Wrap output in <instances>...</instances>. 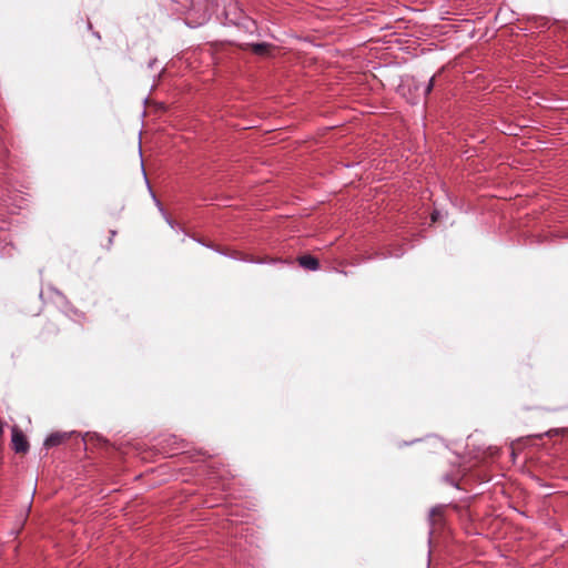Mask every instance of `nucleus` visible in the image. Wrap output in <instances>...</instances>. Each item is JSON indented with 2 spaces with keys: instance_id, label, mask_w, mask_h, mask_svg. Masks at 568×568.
Returning <instances> with one entry per match:
<instances>
[{
  "instance_id": "0eeeda50",
  "label": "nucleus",
  "mask_w": 568,
  "mask_h": 568,
  "mask_svg": "<svg viewBox=\"0 0 568 568\" xmlns=\"http://www.w3.org/2000/svg\"><path fill=\"white\" fill-rule=\"evenodd\" d=\"M438 217H439V213H438L437 211H434V212L432 213V221H433V222H436V221L438 220Z\"/></svg>"
},
{
  "instance_id": "f257e3e1",
  "label": "nucleus",
  "mask_w": 568,
  "mask_h": 568,
  "mask_svg": "<svg viewBox=\"0 0 568 568\" xmlns=\"http://www.w3.org/2000/svg\"><path fill=\"white\" fill-rule=\"evenodd\" d=\"M12 446L16 453L24 454L29 449V443L24 434L17 427L12 429Z\"/></svg>"
},
{
  "instance_id": "20e7f679",
  "label": "nucleus",
  "mask_w": 568,
  "mask_h": 568,
  "mask_svg": "<svg viewBox=\"0 0 568 568\" xmlns=\"http://www.w3.org/2000/svg\"><path fill=\"white\" fill-rule=\"evenodd\" d=\"M247 47L257 55H267L271 52V49L273 48L270 43H251L247 44Z\"/></svg>"
},
{
  "instance_id": "7ed1b4c3",
  "label": "nucleus",
  "mask_w": 568,
  "mask_h": 568,
  "mask_svg": "<svg viewBox=\"0 0 568 568\" xmlns=\"http://www.w3.org/2000/svg\"><path fill=\"white\" fill-rule=\"evenodd\" d=\"M67 439H68L67 434L53 433L47 437V439L44 440V446L47 448H51V447L62 444Z\"/></svg>"
},
{
  "instance_id": "423d86ee",
  "label": "nucleus",
  "mask_w": 568,
  "mask_h": 568,
  "mask_svg": "<svg viewBox=\"0 0 568 568\" xmlns=\"http://www.w3.org/2000/svg\"><path fill=\"white\" fill-rule=\"evenodd\" d=\"M434 83H435V77H433V78L429 80V82H428V84H427V87H426V89H425V94H426V95H428V94L432 92V90H433V88H434Z\"/></svg>"
},
{
  "instance_id": "39448f33",
  "label": "nucleus",
  "mask_w": 568,
  "mask_h": 568,
  "mask_svg": "<svg viewBox=\"0 0 568 568\" xmlns=\"http://www.w3.org/2000/svg\"><path fill=\"white\" fill-rule=\"evenodd\" d=\"M558 434H568V428L550 429L549 432L546 433V435L549 437Z\"/></svg>"
},
{
  "instance_id": "f03ea898",
  "label": "nucleus",
  "mask_w": 568,
  "mask_h": 568,
  "mask_svg": "<svg viewBox=\"0 0 568 568\" xmlns=\"http://www.w3.org/2000/svg\"><path fill=\"white\" fill-rule=\"evenodd\" d=\"M298 263L304 268L316 271L320 267V262L312 255H303L298 257Z\"/></svg>"
},
{
  "instance_id": "6e6552de",
  "label": "nucleus",
  "mask_w": 568,
  "mask_h": 568,
  "mask_svg": "<svg viewBox=\"0 0 568 568\" xmlns=\"http://www.w3.org/2000/svg\"><path fill=\"white\" fill-rule=\"evenodd\" d=\"M436 515H439V513L436 509H433L432 510V516H436Z\"/></svg>"
}]
</instances>
